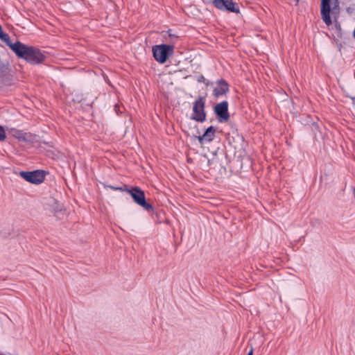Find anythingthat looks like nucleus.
<instances>
[{"label": "nucleus", "mask_w": 355, "mask_h": 355, "mask_svg": "<svg viewBox=\"0 0 355 355\" xmlns=\"http://www.w3.org/2000/svg\"><path fill=\"white\" fill-rule=\"evenodd\" d=\"M296 3H298L300 0H293Z\"/></svg>", "instance_id": "16"}, {"label": "nucleus", "mask_w": 355, "mask_h": 355, "mask_svg": "<svg viewBox=\"0 0 355 355\" xmlns=\"http://www.w3.org/2000/svg\"><path fill=\"white\" fill-rule=\"evenodd\" d=\"M248 355H253V350H252V349L248 352Z\"/></svg>", "instance_id": "15"}, {"label": "nucleus", "mask_w": 355, "mask_h": 355, "mask_svg": "<svg viewBox=\"0 0 355 355\" xmlns=\"http://www.w3.org/2000/svg\"><path fill=\"white\" fill-rule=\"evenodd\" d=\"M8 46L21 58L25 59L32 64H40L43 62L45 56L40 51L33 46H28L20 42L8 43Z\"/></svg>", "instance_id": "2"}, {"label": "nucleus", "mask_w": 355, "mask_h": 355, "mask_svg": "<svg viewBox=\"0 0 355 355\" xmlns=\"http://www.w3.org/2000/svg\"><path fill=\"white\" fill-rule=\"evenodd\" d=\"M11 135L20 141H27L30 140L31 135L24 132L22 130L15 128L11 129Z\"/></svg>", "instance_id": "11"}, {"label": "nucleus", "mask_w": 355, "mask_h": 355, "mask_svg": "<svg viewBox=\"0 0 355 355\" xmlns=\"http://www.w3.org/2000/svg\"><path fill=\"white\" fill-rule=\"evenodd\" d=\"M6 138L5 130L0 125V141H3Z\"/></svg>", "instance_id": "14"}, {"label": "nucleus", "mask_w": 355, "mask_h": 355, "mask_svg": "<svg viewBox=\"0 0 355 355\" xmlns=\"http://www.w3.org/2000/svg\"><path fill=\"white\" fill-rule=\"evenodd\" d=\"M205 101L203 97L199 96L198 99L195 101L193 105V114L191 119L198 121L203 122L206 120V112L205 111Z\"/></svg>", "instance_id": "5"}, {"label": "nucleus", "mask_w": 355, "mask_h": 355, "mask_svg": "<svg viewBox=\"0 0 355 355\" xmlns=\"http://www.w3.org/2000/svg\"><path fill=\"white\" fill-rule=\"evenodd\" d=\"M229 92V85L223 79H220L216 82V86L214 88L213 95L215 98L225 96Z\"/></svg>", "instance_id": "9"}, {"label": "nucleus", "mask_w": 355, "mask_h": 355, "mask_svg": "<svg viewBox=\"0 0 355 355\" xmlns=\"http://www.w3.org/2000/svg\"><path fill=\"white\" fill-rule=\"evenodd\" d=\"M112 190L125 191L132 198L134 202L148 211H153V207L146 200L144 192L138 187L132 189H123L122 187H114L109 186Z\"/></svg>", "instance_id": "3"}, {"label": "nucleus", "mask_w": 355, "mask_h": 355, "mask_svg": "<svg viewBox=\"0 0 355 355\" xmlns=\"http://www.w3.org/2000/svg\"><path fill=\"white\" fill-rule=\"evenodd\" d=\"M0 39H1L3 41L6 42V44L11 43L10 41V37L7 33H5L3 31L2 27L0 25Z\"/></svg>", "instance_id": "13"}, {"label": "nucleus", "mask_w": 355, "mask_h": 355, "mask_svg": "<svg viewBox=\"0 0 355 355\" xmlns=\"http://www.w3.org/2000/svg\"><path fill=\"white\" fill-rule=\"evenodd\" d=\"M320 15L324 23L329 26L332 24V19L336 30L340 33L341 26L338 19L340 14L339 0H320Z\"/></svg>", "instance_id": "1"}, {"label": "nucleus", "mask_w": 355, "mask_h": 355, "mask_svg": "<svg viewBox=\"0 0 355 355\" xmlns=\"http://www.w3.org/2000/svg\"><path fill=\"white\" fill-rule=\"evenodd\" d=\"M173 53V46L168 44L156 45L153 47L155 59L159 63L166 62L168 56Z\"/></svg>", "instance_id": "4"}, {"label": "nucleus", "mask_w": 355, "mask_h": 355, "mask_svg": "<svg viewBox=\"0 0 355 355\" xmlns=\"http://www.w3.org/2000/svg\"><path fill=\"white\" fill-rule=\"evenodd\" d=\"M214 112L220 122L227 121L230 119L228 112V102L223 101L214 107Z\"/></svg>", "instance_id": "7"}, {"label": "nucleus", "mask_w": 355, "mask_h": 355, "mask_svg": "<svg viewBox=\"0 0 355 355\" xmlns=\"http://www.w3.org/2000/svg\"><path fill=\"white\" fill-rule=\"evenodd\" d=\"M216 8L222 10H228L238 13L239 9L236 7V3L232 0H214L213 2Z\"/></svg>", "instance_id": "8"}, {"label": "nucleus", "mask_w": 355, "mask_h": 355, "mask_svg": "<svg viewBox=\"0 0 355 355\" xmlns=\"http://www.w3.org/2000/svg\"><path fill=\"white\" fill-rule=\"evenodd\" d=\"M51 205L53 207L54 214L56 215L58 212L62 210V206L58 203L54 199L51 200Z\"/></svg>", "instance_id": "12"}, {"label": "nucleus", "mask_w": 355, "mask_h": 355, "mask_svg": "<svg viewBox=\"0 0 355 355\" xmlns=\"http://www.w3.org/2000/svg\"><path fill=\"white\" fill-rule=\"evenodd\" d=\"M216 130L213 126L209 127L202 135L195 136L200 144L204 141L210 142L214 139Z\"/></svg>", "instance_id": "10"}, {"label": "nucleus", "mask_w": 355, "mask_h": 355, "mask_svg": "<svg viewBox=\"0 0 355 355\" xmlns=\"http://www.w3.org/2000/svg\"><path fill=\"white\" fill-rule=\"evenodd\" d=\"M19 175L27 182L36 184L42 183L45 178L44 172L40 170L33 171H21Z\"/></svg>", "instance_id": "6"}]
</instances>
